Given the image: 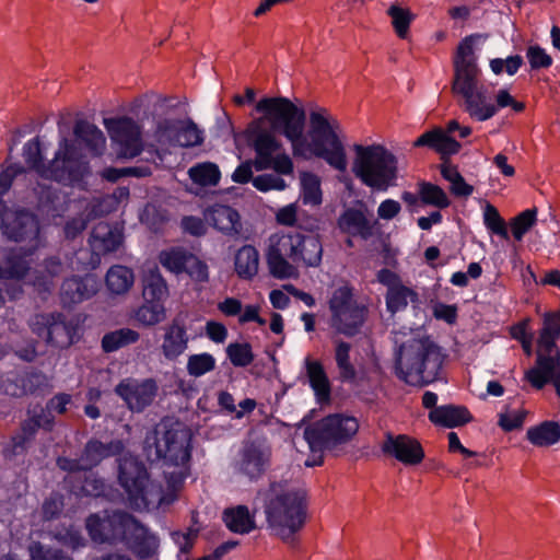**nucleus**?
I'll use <instances>...</instances> for the list:
<instances>
[{
  "label": "nucleus",
  "mask_w": 560,
  "mask_h": 560,
  "mask_svg": "<svg viewBox=\"0 0 560 560\" xmlns=\"http://www.w3.org/2000/svg\"><path fill=\"white\" fill-rule=\"evenodd\" d=\"M560 372V352L556 346L555 350L545 351L538 347L536 365L525 373V380L536 389H541L557 373Z\"/></svg>",
  "instance_id": "b1692460"
},
{
  "label": "nucleus",
  "mask_w": 560,
  "mask_h": 560,
  "mask_svg": "<svg viewBox=\"0 0 560 560\" xmlns=\"http://www.w3.org/2000/svg\"><path fill=\"white\" fill-rule=\"evenodd\" d=\"M73 133L79 141L85 144L92 154H103L106 139L95 125L85 119H78L73 127Z\"/></svg>",
  "instance_id": "f704fd0d"
},
{
  "label": "nucleus",
  "mask_w": 560,
  "mask_h": 560,
  "mask_svg": "<svg viewBox=\"0 0 560 560\" xmlns=\"http://www.w3.org/2000/svg\"><path fill=\"white\" fill-rule=\"evenodd\" d=\"M24 172V166L19 163L10 164L0 172V200L10 190L14 178Z\"/></svg>",
  "instance_id": "338daca9"
},
{
  "label": "nucleus",
  "mask_w": 560,
  "mask_h": 560,
  "mask_svg": "<svg viewBox=\"0 0 560 560\" xmlns=\"http://www.w3.org/2000/svg\"><path fill=\"white\" fill-rule=\"evenodd\" d=\"M91 174L89 161L78 151L73 141L63 137L58 143V150L49 162L46 179L62 185L83 188L84 178Z\"/></svg>",
  "instance_id": "9d476101"
},
{
  "label": "nucleus",
  "mask_w": 560,
  "mask_h": 560,
  "mask_svg": "<svg viewBox=\"0 0 560 560\" xmlns=\"http://www.w3.org/2000/svg\"><path fill=\"white\" fill-rule=\"evenodd\" d=\"M32 249L13 247L5 250L0 260L1 279H23L30 271V257Z\"/></svg>",
  "instance_id": "cd10ccee"
},
{
  "label": "nucleus",
  "mask_w": 560,
  "mask_h": 560,
  "mask_svg": "<svg viewBox=\"0 0 560 560\" xmlns=\"http://www.w3.org/2000/svg\"><path fill=\"white\" fill-rule=\"evenodd\" d=\"M302 230L283 233L277 237L275 243H271L270 247L273 250L282 255H287L293 264L296 262V255L299 245L302 244L301 240Z\"/></svg>",
  "instance_id": "09e8293b"
},
{
  "label": "nucleus",
  "mask_w": 560,
  "mask_h": 560,
  "mask_svg": "<svg viewBox=\"0 0 560 560\" xmlns=\"http://www.w3.org/2000/svg\"><path fill=\"white\" fill-rule=\"evenodd\" d=\"M325 108L310 114V135L315 156L324 159L331 167L339 172L347 170V155L345 147L338 135L324 116Z\"/></svg>",
  "instance_id": "9b49d317"
},
{
  "label": "nucleus",
  "mask_w": 560,
  "mask_h": 560,
  "mask_svg": "<svg viewBox=\"0 0 560 560\" xmlns=\"http://www.w3.org/2000/svg\"><path fill=\"white\" fill-rule=\"evenodd\" d=\"M165 315L163 303L145 302L136 311V319L144 326L160 323Z\"/></svg>",
  "instance_id": "5fc2aeb1"
},
{
  "label": "nucleus",
  "mask_w": 560,
  "mask_h": 560,
  "mask_svg": "<svg viewBox=\"0 0 560 560\" xmlns=\"http://www.w3.org/2000/svg\"><path fill=\"white\" fill-rule=\"evenodd\" d=\"M222 520L232 533L244 535L256 528L254 516L250 515L246 505L225 509Z\"/></svg>",
  "instance_id": "c9c22d12"
},
{
  "label": "nucleus",
  "mask_w": 560,
  "mask_h": 560,
  "mask_svg": "<svg viewBox=\"0 0 560 560\" xmlns=\"http://www.w3.org/2000/svg\"><path fill=\"white\" fill-rule=\"evenodd\" d=\"M192 432L178 420L163 419L143 440V452L148 460L161 459L165 464L182 467V477L189 475V463L192 451Z\"/></svg>",
  "instance_id": "20e7f679"
},
{
  "label": "nucleus",
  "mask_w": 560,
  "mask_h": 560,
  "mask_svg": "<svg viewBox=\"0 0 560 560\" xmlns=\"http://www.w3.org/2000/svg\"><path fill=\"white\" fill-rule=\"evenodd\" d=\"M352 173L374 191H386L397 185L398 159L382 144H354Z\"/></svg>",
  "instance_id": "0eeeda50"
},
{
  "label": "nucleus",
  "mask_w": 560,
  "mask_h": 560,
  "mask_svg": "<svg viewBox=\"0 0 560 560\" xmlns=\"http://www.w3.org/2000/svg\"><path fill=\"white\" fill-rule=\"evenodd\" d=\"M159 387L153 378L138 381L131 377L121 380L115 387V393L132 411L141 412L152 404Z\"/></svg>",
  "instance_id": "6ab92c4d"
},
{
  "label": "nucleus",
  "mask_w": 560,
  "mask_h": 560,
  "mask_svg": "<svg viewBox=\"0 0 560 560\" xmlns=\"http://www.w3.org/2000/svg\"><path fill=\"white\" fill-rule=\"evenodd\" d=\"M352 203L338 217L337 226L343 234L369 241L375 235L378 221L373 218L364 200L357 199Z\"/></svg>",
  "instance_id": "f3484780"
},
{
  "label": "nucleus",
  "mask_w": 560,
  "mask_h": 560,
  "mask_svg": "<svg viewBox=\"0 0 560 560\" xmlns=\"http://www.w3.org/2000/svg\"><path fill=\"white\" fill-rule=\"evenodd\" d=\"M483 221L487 229L504 240H509V232L504 219L500 215L498 209L491 203H487L483 213Z\"/></svg>",
  "instance_id": "13d9d810"
},
{
  "label": "nucleus",
  "mask_w": 560,
  "mask_h": 560,
  "mask_svg": "<svg viewBox=\"0 0 560 560\" xmlns=\"http://www.w3.org/2000/svg\"><path fill=\"white\" fill-rule=\"evenodd\" d=\"M304 364L310 386L314 390L317 401L319 404L328 402L331 397V385L323 363L306 358Z\"/></svg>",
  "instance_id": "2f4dec72"
},
{
  "label": "nucleus",
  "mask_w": 560,
  "mask_h": 560,
  "mask_svg": "<svg viewBox=\"0 0 560 560\" xmlns=\"http://www.w3.org/2000/svg\"><path fill=\"white\" fill-rule=\"evenodd\" d=\"M330 311V326L346 337L352 338L359 335L364 326L369 308L358 302L354 289L346 283L331 293L328 301Z\"/></svg>",
  "instance_id": "1a4fd4ad"
},
{
  "label": "nucleus",
  "mask_w": 560,
  "mask_h": 560,
  "mask_svg": "<svg viewBox=\"0 0 560 560\" xmlns=\"http://www.w3.org/2000/svg\"><path fill=\"white\" fill-rule=\"evenodd\" d=\"M155 136L159 142H168L184 148L200 145L203 140L201 131L192 120L185 122L163 119L156 126Z\"/></svg>",
  "instance_id": "aec40b11"
},
{
  "label": "nucleus",
  "mask_w": 560,
  "mask_h": 560,
  "mask_svg": "<svg viewBox=\"0 0 560 560\" xmlns=\"http://www.w3.org/2000/svg\"><path fill=\"white\" fill-rule=\"evenodd\" d=\"M85 526L94 542H124L141 560L152 558L159 548L158 538L132 514L125 511H115L104 517L91 514Z\"/></svg>",
  "instance_id": "f03ea898"
},
{
  "label": "nucleus",
  "mask_w": 560,
  "mask_h": 560,
  "mask_svg": "<svg viewBox=\"0 0 560 560\" xmlns=\"http://www.w3.org/2000/svg\"><path fill=\"white\" fill-rule=\"evenodd\" d=\"M122 234L118 230H113L106 223H98L94 226L90 244L98 254H108L116 252L122 244Z\"/></svg>",
  "instance_id": "72a5a7b5"
},
{
  "label": "nucleus",
  "mask_w": 560,
  "mask_h": 560,
  "mask_svg": "<svg viewBox=\"0 0 560 560\" xmlns=\"http://www.w3.org/2000/svg\"><path fill=\"white\" fill-rule=\"evenodd\" d=\"M164 330L161 351L165 359L174 361L188 347L189 337L184 318L179 315L175 316Z\"/></svg>",
  "instance_id": "393cba45"
},
{
  "label": "nucleus",
  "mask_w": 560,
  "mask_h": 560,
  "mask_svg": "<svg viewBox=\"0 0 560 560\" xmlns=\"http://www.w3.org/2000/svg\"><path fill=\"white\" fill-rule=\"evenodd\" d=\"M215 368V360L210 353L192 354L187 361L188 374L199 377Z\"/></svg>",
  "instance_id": "bf43d9fd"
},
{
  "label": "nucleus",
  "mask_w": 560,
  "mask_h": 560,
  "mask_svg": "<svg viewBox=\"0 0 560 560\" xmlns=\"http://www.w3.org/2000/svg\"><path fill=\"white\" fill-rule=\"evenodd\" d=\"M18 375L24 390V396L34 394L45 381L44 374L34 370L18 372Z\"/></svg>",
  "instance_id": "0e129e2a"
},
{
  "label": "nucleus",
  "mask_w": 560,
  "mask_h": 560,
  "mask_svg": "<svg viewBox=\"0 0 560 560\" xmlns=\"http://www.w3.org/2000/svg\"><path fill=\"white\" fill-rule=\"evenodd\" d=\"M140 339V334L131 328H119L106 332L101 340L102 350L105 353L115 352L124 347L136 343Z\"/></svg>",
  "instance_id": "a19ab883"
},
{
  "label": "nucleus",
  "mask_w": 560,
  "mask_h": 560,
  "mask_svg": "<svg viewBox=\"0 0 560 560\" xmlns=\"http://www.w3.org/2000/svg\"><path fill=\"white\" fill-rule=\"evenodd\" d=\"M96 291L95 281L92 278H68L61 284L60 301L63 306L70 307L89 300Z\"/></svg>",
  "instance_id": "c85d7f7f"
},
{
  "label": "nucleus",
  "mask_w": 560,
  "mask_h": 560,
  "mask_svg": "<svg viewBox=\"0 0 560 560\" xmlns=\"http://www.w3.org/2000/svg\"><path fill=\"white\" fill-rule=\"evenodd\" d=\"M418 302L419 295L411 288L400 284L386 291L385 301L387 311L392 314L404 311L408 306V301Z\"/></svg>",
  "instance_id": "c03bdc74"
},
{
  "label": "nucleus",
  "mask_w": 560,
  "mask_h": 560,
  "mask_svg": "<svg viewBox=\"0 0 560 560\" xmlns=\"http://www.w3.org/2000/svg\"><path fill=\"white\" fill-rule=\"evenodd\" d=\"M226 355L236 368H245L253 363L254 353L250 343L233 342L226 347Z\"/></svg>",
  "instance_id": "864d4df0"
},
{
  "label": "nucleus",
  "mask_w": 560,
  "mask_h": 560,
  "mask_svg": "<svg viewBox=\"0 0 560 560\" xmlns=\"http://www.w3.org/2000/svg\"><path fill=\"white\" fill-rule=\"evenodd\" d=\"M141 282L142 296L145 302L163 303V301L167 298V284L158 268L149 269L148 271L143 272Z\"/></svg>",
  "instance_id": "4c0bfd02"
},
{
  "label": "nucleus",
  "mask_w": 560,
  "mask_h": 560,
  "mask_svg": "<svg viewBox=\"0 0 560 560\" xmlns=\"http://www.w3.org/2000/svg\"><path fill=\"white\" fill-rule=\"evenodd\" d=\"M524 63L522 56L514 55L506 59L494 58L490 60V68L495 74H501L504 70L508 74H515Z\"/></svg>",
  "instance_id": "680f3d73"
},
{
  "label": "nucleus",
  "mask_w": 560,
  "mask_h": 560,
  "mask_svg": "<svg viewBox=\"0 0 560 560\" xmlns=\"http://www.w3.org/2000/svg\"><path fill=\"white\" fill-rule=\"evenodd\" d=\"M1 230L3 235L15 242L36 240L39 234V223L32 212L18 210L2 214Z\"/></svg>",
  "instance_id": "5701e85b"
},
{
  "label": "nucleus",
  "mask_w": 560,
  "mask_h": 560,
  "mask_svg": "<svg viewBox=\"0 0 560 560\" xmlns=\"http://www.w3.org/2000/svg\"><path fill=\"white\" fill-rule=\"evenodd\" d=\"M264 120V125L283 135L292 144L295 156L303 155L306 147L304 129L306 114L304 108L296 106L291 100L283 96L262 97L255 106Z\"/></svg>",
  "instance_id": "423d86ee"
},
{
  "label": "nucleus",
  "mask_w": 560,
  "mask_h": 560,
  "mask_svg": "<svg viewBox=\"0 0 560 560\" xmlns=\"http://www.w3.org/2000/svg\"><path fill=\"white\" fill-rule=\"evenodd\" d=\"M192 280L198 282L208 281V266L191 253L185 271Z\"/></svg>",
  "instance_id": "774afa93"
},
{
  "label": "nucleus",
  "mask_w": 560,
  "mask_h": 560,
  "mask_svg": "<svg viewBox=\"0 0 560 560\" xmlns=\"http://www.w3.org/2000/svg\"><path fill=\"white\" fill-rule=\"evenodd\" d=\"M488 36L475 33L464 37L453 57L452 93L464 98L466 112L479 121L488 120L497 113V106L487 103L486 90L480 83L481 70L474 48L478 39H487Z\"/></svg>",
  "instance_id": "f257e3e1"
},
{
  "label": "nucleus",
  "mask_w": 560,
  "mask_h": 560,
  "mask_svg": "<svg viewBox=\"0 0 560 560\" xmlns=\"http://www.w3.org/2000/svg\"><path fill=\"white\" fill-rule=\"evenodd\" d=\"M118 482L126 491L130 505L136 509L148 508V487L150 474L145 464L130 453L118 459Z\"/></svg>",
  "instance_id": "f8f14e48"
},
{
  "label": "nucleus",
  "mask_w": 560,
  "mask_h": 560,
  "mask_svg": "<svg viewBox=\"0 0 560 560\" xmlns=\"http://www.w3.org/2000/svg\"><path fill=\"white\" fill-rule=\"evenodd\" d=\"M190 255L191 253L182 247H173L168 250L161 252L159 259L162 266L167 270L179 275L185 271Z\"/></svg>",
  "instance_id": "8fccbe9b"
},
{
  "label": "nucleus",
  "mask_w": 560,
  "mask_h": 560,
  "mask_svg": "<svg viewBox=\"0 0 560 560\" xmlns=\"http://www.w3.org/2000/svg\"><path fill=\"white\" fill-rule=\"evenodd\" d=\"M381 450L384 455L394 457L406 466L419 465L424 458V450L421 443L407 434H385Z\"/></svg>",
  "instance_id": "412c9836"
},
{
  "label": "nucleus",
  "mask_w": 560,
  "mask_h": 560,
  "mask_svg": "<svg viewBox=\"0 0 560 560\" xmlns=\"http://www.w3.org/2000/svg\"><path fill=\"white\" fill-rule=\"evenodd\" d=\"M276 131L264 125L261 119H253L246 130L245 138L248 147L255 153L254 167L264 171L271 167L272 155L282 150V143L276 138Z\"/></svg>",
  "instance_id": "2eb2a0df"
},
{
  "label": "nucleus",
  "mask_w": 560,
  "mask_h": 560,
  "mask_svg": "<svg viewBox=\"0 0 560 560\" xmlns=\"http://www.w3.org/2000/svg\"><path fill=\"white\" fill-rule=\"evenodd\" d=\"M287 255H282L271 248L267 253L269 272L277 279H288L294 276L295 268L289 262Z\"/></svg>",
  "instance_id": "603ef678"
},
{
  "label": "nucleus",
  "mask_w": 560,
  "mask_h": 560,
  "mask_svg": "<svg viewBox=\"0 0 560 560\" xmlns=\"http://www.w3.org/2000/svg\"><path fill=\"white\" fill-rule=\"evenodd\" d=\"M537 221V209H526L511 220L510 226L512 235L516 241H521L523 236L535 225Z\"/></svg>",
  "instance_id": "6e6d98bb"
},
{
  "label": "nucleus",
  "mask_w": 560,
  "mask_h": 560,
  "mask_svg": "<svg viewBox=\"0 0 560 560\" xmlns=\"http://www.w3.org/2000/svg\"><path fill=\"white\" fill-rule=\"evenodd\" d=\"M358 430L357 418L343 413H331L308 424L304 429V439L313 453H323L348 443Z\"/></svg>",
  "instance_id": "6e6552de"
},
{
  "label": "nucleus",
  "mask_w": 560,
  "mask_h": 560,
  "mask_svg": "<svg viewBox=\"0 0 560 560\" xmlns=\"http://www.w3.org/2000/svg\"><path fill=\"white\" fill-rule=\"evenodd\" d=\"M234 269L238 278L252 280L259 269V253L252 245L242 246L235 254Z\"/></svg>",
  "instance_id": "58836bf2"
},
{
  "label": "nucleus",
  "mask_w": 560,
  "mask_h": 560,
  "mask_svg": "<svg viewBox=\"0 0 560 560\" xmlns=\"http://www.w3.org/2000/svg\"><path fill=\"white\" fill-rule=\"evenodd\" d=\"M299 229L302 230V244L299 245L295 264H303L305 267H318L323 258L322 238L318 233L314 232L318 226L313 223L299 224Z\"/></svg>",
  "instance_id": "a878e982"
},
{
  "label": "nucleus",
  "mask_w": 560,
  "mask_h": 560,
  "mask_svg": "<svg viewBox=\"0 0 560 560\" xmlns=\"http://www.w3.org/2000/svg\"><path fill=\"white\" fill-rule=\"evenodd\" d=\"M105 127L110 139L119 145V153L125 158H135L142 152L140 126L130 117L105 119Z\"/></svg>",
  "instance_id": "a211bd4d"
},
{
  "label": "nucleus",
  "mask_w": 560,
  "mask_h": 560,
  "mask_svg": "<svg viewBox=\"0 0 560 560\" xmlns=\"http://www.w3.org/2000/svg\"><path fill=\"white\" fill-rule=\"evenodd\" d=\"M413 147H427L439 153L441 155V160H445L450 158V155L457 154L462 149V144L440 127L423 132L413 142Z\"/></svg>",
  "instance_id": "bb28decb"
},
{
  "label": "nucleus",
  "mask_w": 560,
  "mask_h": 560,
  "mask_svg": "<svg viewBox=\"0 0 560 560\" xmlns=\"http://www.w3.org/2000/svg\"><path fill=\"white\" fill-rule=\"evenodd\" d=\"M303 203L318 206L322 203L320 183L316 175L310 174L302 183Z\"/></svg>",
  "instance_id": "052dcab7"
},
{
  "label": "nucleus",
  "mask_w": 560,
  "mask_h": 560,
  "mask_svg": "<svg viewBox=\"0 0 560 560\" xmlns=\"http://www.w3.org/2000/svg\"><path fill=\"white\" fill-rule=\"evenodd\" d=\"M526 439L537 447H549L560 441V423L553 420H545L530 427L526 432Z\"/></svg>",
  "instance_id": "e433bc0d"
},
{
  "label": "nucleus",
  "mask_w": 560,
  "mask_h": 560,
  "mask_svg": "<svg viewBox=\"0 0 560 560\" xmlns=\"http://www.w3.org/2000/svg\"><path fill=\"white\" fill-rule=\"evenodd\" d=\"M526 57L533 70L549 68L552 65V58L539 45H532L526 50Z\"/></svg>",
  "instance_id": "e2e57ef3"
},
{
  "label": "nucleus",
  "mask_w": 560,
  "mask_h": 560,
  "mask_svg": "<svg viewBox=\"0 0 560 560\" xmlns=\"http://www.w3.org/2000/svg\"><path fill=\"white\" fill-rule=\"evenodd\" d=\"M188 175L201 187L217 186L221 178L218 165L211 162L197 163L188 170Z\"/></svg>",
  "instance_id": "de8ad7c7"
},
{
  "label": "nucleus",
  "mask_w": 560,
  "mask_h": 560,
  "mask_svg": "<svg viewBox=\"0 0 560 560\" xmlns=\"http://www.w3.org/2000/svg\"><path fill=\"white\" fill-rule=\"evenodd\" d=\"M429 420L444 428H457L471 422L474 417L466 406L444 405L431 410Z\"/></svg>",
  "instance_id": "7c9ffc66"
},
{
  "label": "nucleus",
  "mask_w": 560,
  "mask_h": 560,
  "mask_svg": "<svg viewBox=\"0 0 560 560\" xmlns=\"http://www.w3.org/2000/svg\"><path fill=\"white\" fill-rule=\"evenodd\" d=\"M125 451L122 440L114 439L107 443L96 438H91L83 446L78 458L58 456L56 465L62 471L80 474L82 470H92L104 459L120 456Z\"/></svg>",
  "instance_id": "ddd939ff"
},
{
  "label": "nucleus",
  "mask_w": 560,
  "mask_h": 560,
  "mask_svg": "<svg viewBox=\"0 0 560 560\" xmlns=\"http://www.w3.org/2000/svg\"><path fill=\"white\" fill-rule=\"evenodd\" d=\"M417 185L419 198L423 205L433 206L438 209H445L451 206L448 196L439 185L425 180H421Z\"/></svg>",
  "instance_id": "a18cd8bd"
},
{
  "label": "nucleus",
  "mask_w": 560,
  "mask_h": 560,
  "mask_svg": "<svg viewBox=\"0 0 560 560\" xmlns=\"http://www.w3.org/2000/svg\"><path fill=\"white\" fill-rule=\"evenodd\" d=\"M32 331L46 343L66 349L74 342L77 327L59 312L36 314L31 323Z\"/></svg>",
  "instance_id": "4468645a"
},
{
  "label": "nucleus",
  "mask_w": 560,
  "mask_h": 560,
  "mask_svg": "<svg viewBox=\"0 0 560 560\" xmlns=\"http://www.w3.org/2000/svg\"><path fill=\"white\" fill-rule=\"evenodd\" d=\"M445 355L429 338L412 339L399 347L395 373L411 386H424L439 378Z\"/></svg>",
  "instance_id": "39448f33"
},
{
  "label": "nucleus",
  "mask_w": 560,
  "mask_h": 560,
  "mask_svg": "<svg viewBox=\"0 0 560 560\" xmlns=\"http://www.w3.org/2000/svg\"><path fill=\"white\" fill-rule=\"evenodd\" d=\"M351 345L339 340L335 347V361L339 373V380L343 383H355L357 369L350 360Z\"/></svg>",
  "instance_id": "79ce46f5"
},
{
  "label": "nucleus",
  "mask_w": 560,
  "mask_h": 560,
  "mask_svg": "<svg viewBox=\"0 0 560 560\" xmlns=\"http://www.w3.org/2000/svg\"><path fill=\"white\" fill-rule=\"evenodd\" d=\"M72 402V396L67 393H58L52 396L46 404V407L36 405L33 409L28 408L26 415H49L55 422V416L52 412L65 415L68 411V405Z\"/></svg>",
  "instance_id": "3c124183"
},
{
  "label": "nucleus",
  "mask_w": 560,
  "mask_h": 560,
  "mask_svg": "<svg viewBox=\"0 0 560 560\" xmlns=\"http://www.w3.org/2000/svg\"><path fill=\"white\" fill-rule=\"evenodd\" d=\"M65 481L70 485L77 495L98 498L105 494L106 483L96 472L82 470L80 474H69Z\"/></svg>",
  "instance_id": "c756f323"
},
{
  "label": "nucleus",
  "mask_w": 560,
  "mask_h": 560,
  "mask_svg": "<svg viewBox=\"0 0 560 560\" xmlns=\"http://www.w3.org/2000/svg\"><path fill=\"white\" fill-rule=\"evenodd\" d=\"M269 528L284 542H293L307 520L308 494L304 488L290 487L288 481L270 482L265 498Z\"/></svg>",
  "instance_id": "7ed1b4c3"
},
{
  "label": "nucleus",
  "mask_w": 560,
  "mask_h": 560,
  "mask_svg": "<svg viewBox=\"0 0 560 560\" xmlns=\"http://www.w3.org/2000/svg\"><path fill=\"white\" fill-rule=\"evenodd\" d=\"M39 429L45 432L54 430V421L49 415H27L22 420L19 430L10 438V441L2 448V456L7 460H12L16 456L27 453L31 443L35 440Z\"/></svg>",
  "instance_id": "dca6fc26"
},
{
  "label": "nucleus",
  "mask_w": 560,
  "mask_h": 560,
  "mask_svg": "<svg viewBox=\"0 0 560 560\" xmlns=\"http://www.w3.org/2000/svg\"><path fill=\"white\" fill-rule=\"evenodd\" d=\"M0 390L11 397L20 398L24 396L18 372H10L0 377Z\"/></svg>",
  "instance_id": "69168bd1"
},
{
  "label": "nucleus",
  "mask_w": 560,
  "mask_h": 560,
  "mask_svg": "<svg viewBox=\"0 0 560 560\" xmlns=\"http://www.w3.org/2000/svg\"><path fill=\"white\" fill-rule=\"evenodd\" d=\"M27 550L31 560H73L62 549L43 545L40 541H32Z\"/></svg>",
  "instance_id": "4d7b16f0"
},
{
  "label": "nucleus",
  "mask_w": 560,
  "mask_h": 560,
  "mask_svg": "<svg viewBox=\"0 0 560 560\" xmlns=\"http://www.w3.org/2000/svg\"><path fill=\"white\" fill-rule=\"evenodd\" d=\"M213 226L224 235L238 237L243 225L238 211L231 206L217 205L211 210Z\"/></svg>",
  "instance_id": "473e14b6"
},
{
  "label": "nucleus",
  "mask_w": 560,
  "mask_h": 560,
  "mask_svg": "<svg viewBox=\"0 0 560 560\" xmlns=\"http://www.w3.org/2000/svg\"><path fill=\"white\" fill-rule=\"evenodd\" d=\"M386 14L390 18L395 34L406 39L409 35L410 25L416 19V14L409 8L401 7L398 2L390 4Z\"/></svg>",
  "instance_id": "37998d69"
},
{
  "label": "nucleus",
  "mask_w": 560,
  "mask_h": 560,
  "mask_svg": "<svg viewBox=\"0 0 560 560\" xmlns=\"http://www.w3.org/2000/svg\"><path fill=\"white\" fill-rule=\"evenodd\" d=\"M107 289L113 294L127 293L135 282V275L131 268L121 265L112 266L105 277Z\"/></svg>",
  "instance_id": "ea45409f"
},
{
  "label": "nucleus",
  "mask_w": 560,
  "mask_h": 560,
  "mask_svg": "<svg viewBox=\"0 0 560 560\" xmlns=\"http://www.w3.org/2000/svg\"><path fill=\"white\" fill-rule=\"evenodd\" d=\"M23 156L28 168L42 178H47L49 162L45 163L38 138L27 141L23 148Z\"/></svg>",
  "instance_id": "49530a36"
},
{
  "label": "nucleus",
  "mask_w": 560,
  "mask_h": 560,
  "mask_svg": "<svg viewBox=\"0 0 560 560\" xmlns=\"http://www.w3.org/2000/svg\"><path fill=\"white\" fill-rule=\"evenodd\" d=\"M271 452L268 447L256 441L244 443L240 460L237 462V470L250 480L261 478L270 465Z\"/></svg>",
  "instance_id": "4be33fe9"
}]
</instances>
